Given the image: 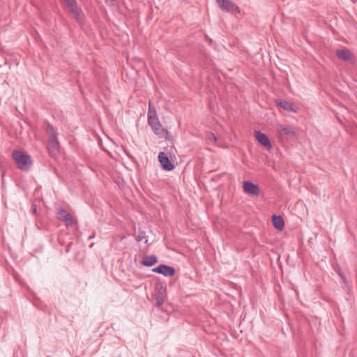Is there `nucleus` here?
Returning a JSON list of instances; mask_svg holds the SVG:
<instances>
[{"instance_id": "nucleus-2", "label": "nucleus", "mask_w": 357, "mask_h": 357, "mask_svg": "<svg viewBox=\"0 0 357 357\" xmlns=\"http://www.w3.org/2000/svg\"><path fill=\"white\" fill-rule=\"evenodd\" d=\"M149 125L151 126L154 134L158 136V137L165 138L167 140L172 139V135L169 133L167 129L162 126L158 119L149 123Z\"/></svg>"}, {"instance_id": "nucleus-7", "label": "nucleus", "mask_w": 357, "mask_h": 357, "mask_svg": "<svg viewBox=\"0 0 357 357\" xmlns=\"http://www.w3.org/2000/svg\"><path fill=\"white\" fill-rule=\"evenodd\" d=\"M243 189L245 193L250 196H259L260 195V189L259 186L252 181H244L243 183Z\"/></svg>"}, {"instance_id": "nucleus-6", "label": "nucleus", "mask_w": 357, "mask_h": 357, "mask_svg": "<svg viewBox=\"0 0 357 357\" xmlns=\"http://www.w3.org/2000/svg\"><path fill=\"white\" fill-rule=\"evenodd\" d=\"M67 8L74 15L79 22H82V17L80 9L79 8L75 0H63Z\"/></svg>"}, {"instance_id": "nucleus-10", "label": "nucleus", "mask_w": 357, "mask_h": 357, "mask_svg": "<svg viewBox=\"0 0 357 357\" xmlns=\"http://www.w3.org/2000/svg\"><path fill=\"white\" fill-rule=\"evenodd\" d=\"M152 271L165 277L173 276L175 274L174 268L165 264H160L158 266L153 268Z\"/></svg>"}, {"instance_id": "nucleus-18", "label": "nucleus", "mask_w": 357, "mask_h": 357, "mask_svg": "<svg viewBox=\"0 0 357 357\" xmlns=\"http://www.w3.org/2000/svg\"><path fill=\"white\" fill-rule=\"evenodd\" d=\"M146 237V232L139 229L138 233L136 236V241L138 242H140V241H143L144 239H145Z\"/></svg>"}, {"instance_id": "nucleus-15", "label": "nucleus", "mask_w": 357, "mask_h": 357, "mask_svg": "<svg viewBox=\"0 0 357 357\" xmlns=\"http://www.w3.org/2000/svg\"><path fill=\"white\" fill-rule=\"evenodd\" d=\"M277 106L282 108L283 109L288 112H294L295 110L293 109V104L291 102H287L284 100L278 99L276 100Z\"/></svg>"}, {"instance_id": "nucleus-12", "label": "nucleus", "mask_w": 357, "mask_h": 357, "mask_svg": "<svg viewBox=\"0 0 357 357\" xmlns=\"http://www.w3.org/2000/svg\"><path fill=\"white\" fill-rule=\"evenodd\" d=\"M272 222L274 227L279 231H282L284 227V219L280 215H273L272 216Z\"/></svg>"}, {"instance_id": "nucleus-13", "label": "nucleus", "mask_w": 357, "mask_h": 357, "mask_svg": "<svg viewBox=\"0 0 357 357\" xmlns=\"http://www.w3.org/2000/svg\"><path fill=\"white\" fill-rule=\"evenodd\" d=\"M336 56H337L338 59H340L344 61H349L352 56V54L347 49L337 50L336 51Z\"/></svg>"}, {"instance_id": "nucleus-4", "label": "nucleus", "mask_w": 357, "mask_h": 357, "mask_svg": "<svg viewBox=\"0 0 357 357\" xmlns=\"http://www.w3.org/2000/svg\"><path fill=\"white\" fill-rule=\"evenodd\" d=\"M218 6L224 11L237 14L240 13V9L231 0H216Z\"/></svg>"}, {"instance_id": "nucleus-3", "label": "nucleus", "mask_w": 357, "mask_h": 357, "mask_svg": "<svg viewBox=\"0 0 357 357\" xmlns=\"http://www.w3.org/2000/svg\"><path fill=\"white\" fill-rule=\"evenodd\" d=\"M165 294L166 289L162 284L160 283L156 284L154 289L153 301L157 307H160L164 303Z\"/></svg>"}, {"instance_id": "nucleus-19", "label": "nucleus", "mask_w": 357, "mask_h": 357, "mask_svg": "<svg viewBox=\"0 0 357 357\" xmlns=\"http://www.w3.org/2000/svg\"><path fill=\"white\" fill-rule=\"evenodd\" d=\"M208 139L213 142H216L217 137L214 133H210L208 135Z\"/></svg>"}, {"instance_id": "nucleus-9", "label": "nucleus", "mask_w": 357, "mask_h": 357, "mask_svg": "<svg viewBox=\"0 0 357 357\" xmlns=\"http://www.w3.org/2000/svg\"><path fill=\"white\" fill-rule=\"evenodd\" d=\"M158 158V161L160 162L161 167L164 170L172 171L174 169V165L172 163L165 153L160 152Z\"/></svg>"}, {"instance_id": "nucleus-8", "label": "nucleus", "mask_w": 357, "mask_h": 357, "mask_svg": "<svg viewBox=\"0 0 357 357\" xmlns=\"http://www.w3.org/2000/svg\"><path fill=\"white\" fill-rule=\"evenodd\" d=\"M47 131L50 135L48 140V146L50 150L51 149H57L59 147V142L57 139V135L54 131L53 126L50 124H48L47 126Z\"/></svg>"}, {"instance_id": "nucleus-16", "label": "nucleus", "mask_w": 357, "mask_h": 357, "mask_svg": "<svg viewBox=\"0 0 357 357\" xmlns=\"http://www.w3.org/2000/svg\"><path fill=\"white\" fill-rule=\"evenodd\" d=\"M278 130L280 135L290 136L295 134L294 128L289 126H284L282 125H279Z\"/></svg>"}, {"instance_id": "nucleus-20", "label": "nucleus", "mask_w": 357, "mask_h": 357, "mask_svg": "<svg viewBox=\"0 0 357 357\" xmlns=\"http://www.w3.org/2000/svg\"><path fill=\"white\" fill-rule=\"evenodd\" d=\"M106 3L110 6H112L114 4L116 0H105Z\"/></svg>"}, {"instance_id": "nucleus-14", "label": "nucleus", "mask_w": 357, "mask_h": 357, "mask_svg": "<svg viewBox=\"0 0 357 357\" xmlns=\"http://www.w3.org/2000/svg\"><path fill=\"white\" fill-rule=\"evenodd\" d=\"M158 262V257L155 255H146L145 256L141 264L147 267H151Z\"/></svg>"}, {"instance_id": "nucleus-11", "label": "nucleus", "mask_w": 357, "mask_h": 357, "mask_svg": "<svg viewBox=\"0 0 357 357\" xmlns=\"http://www.w3.org/2000/svg\"><path fill=\"white\" fill-rule=\"evenodd\" d=\"M255 137L257 142L265 148L268 149H271L272 148L271 142L266 134L261 131L255 130Z\"/></svg>"}, {"instance_id": "nucleus-23", "label": "nucleus", "mask_w": 357, "mask_h": 357, "mask_svg": "<svg viewBox=\"0 0 357 357\" xmlns=\"http://www.w3.org/2000/svg\"><path fill=\"white\" fill-rule=\"evenodd\" d=\"M342 278H343L344 281L346 282V278H344V277L343 278L342 277Z\"/></svg>"}, {"instance_id": "nucleus-17", "label": "nucleus", "mask_w": 357, "mask_h": 357, "mask_svg": "<svg viewBox=\"0 0 357 357\" xmlns=\"http://www.w3.org/2000/svg\"><path fill=\"white\" fill-rule=\"evenodd\" d=\"M158 119V117L157 116L156 109H155V107H151V104L149 103L148 111V123H150Z\"/></svg>"}, {"instance_id": "nucleus-22", "label": "nucleus", "mask_w": 357, "mask_h": 357, "mask_svg": "<svg viewBox=\"0 0 357 357\" xmlns=\"http://www.w3.org/2000/svg\"><path fill=\"white\" fill-rule=\"evenodd\" d=\"M93 238V235H91L90 238L92 239Z\"/></svg>"}, {"instance_id": "nucleus-21", "label": "nucleus", "mask_w": 357, "mask_h": 357, "mask_svg": "<svg viewBox=\"0 0 357 357\" xmlns=\"http://www.w3.org/2000/svg\"><path fill=\"white\" fill-rule=\"evenodd\" d=\"M93 137L96 138V139L97 140L98 143L99 144V139H98V136H97L96 133H94V134H93Z\"/></svg>"}, {"instance_id": "nucleus-1", "label": "nucleus", "mask_w": 357, "mask_h": 357, "mask_svg": "<svg viewBox=\"0 0 357 357\" xmlns=\"http://www.w3.org/2000/svg\"><path fill=\"white\" fill-rule=\"evenodd\" d=\"M12 158L15 162L17 167L22 171H28L32 165L31 158L20 151H14Z\"/></svg>"}, {"instance_id": "nucleus-5", "label": "nucleus", "mask_w": 357, "mask_h": 357, "mask_svg": "<svg viewBox=\"0 0 357 357\" xmlns=\"http://www.w3.org/2000/svg\"><path fill=\"white\" fill-rule=\"evenodd\" d=\"M57 218L65 222L67 227L73 226L75 224L76 220L73 215L63 208H60L57 212Z\"/></svg>"}]
</instances>
